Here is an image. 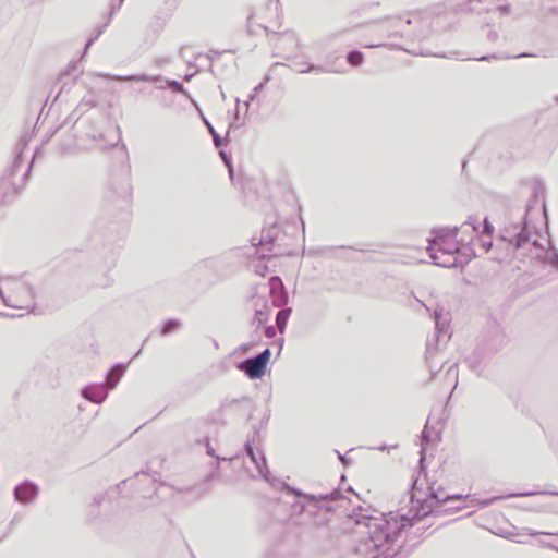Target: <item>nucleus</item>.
I'll list each match as a JSON object with an SVG mask.
<instances>
[{"instance_id": "864d4df0", "label": "nucleus", "mask_w": 558, "mask_h": 558, "mask_svg": "<svg viewBox=\"0 0 558 558\" xmlns=\"http://www.w3.org/2000/svg\"><path fill=\"white\" fill-rule=\"evenodd\" d=\"M498 499H500V497H492V498H489V499H487V500L483 501V505H484V506H489V505H492L494 501H496V500H498Z\"/></svg>"}, {"instance_id": "c756f323", "label": "nucleus", "mask_w": 558, "mask_h": 558, "mask_svg": "<svg viewBox=\"0 0 558 558\" xmlns=\"http://www.w3.org/2000/svg\"><path fill=\"white\" fill-rule=\"evenodd\" d=\"M205 447H206V453L209 456V457H213L217 460V464H216V470H218L219 468V462L220 461H226L228 460L226 457H220L218 454H216L215 452V449L213 448V446L210 445V441L208 438L205 439Z\"/></svg>"}, {"instance_id": "4d7b16f0", "label": "nucleus", "mask_w": 558, "mask_h": 558, "mask_svg": "<svg viewBox=\"0 0 558 558\" xmlns=\"http://www.w3.org/2000/svg\"><path fill=\"white\" fill-rule=\"evenodd\" d=\"M529 56H532V54L531 53H526V52H522V53L515 54L513 57L514 58H523V57H529Z\"/></svg>"}, {"instance_id": "774afa93", "label": "nucleus", "mask_w": 558, "mask_h": 558, "mask_svg": "<svg viewBox=\"0 0 558 558\" xmlns=\"http://www.w3.org/2000/svg\"><path fill=\"white\" fill-rule=\"evenodd\" d=\"M141 352H142V350H138V351L134 354L133 359L137 357V356L141 354Z\"/></svg>"}, {"instance_id": "49530a36", "label": "nucleus", "mask_w": 558, "mask_h": 558, "mask_svg": "<svg viewBox=\"0 0 558 558\" xmlns=\"http://www.w3.org/2000/svg\"><path fill=\"white\" fill-rule=\"evenodd\" d=\"M433 355V344L430 343V341L427 342V348H426V361L428 362L430 356Z\"/></svg>"}, {"instance_id": "f8f14e48", "label": "nucleus", "mask_w": 558, "mask_h": 558, "mask_svg": "<svg viewBox=\"0 0 558 558\" xmlns=\"http://www.w3.org/2000/svg\"><path fill=\"white\" fill-rule=\"evenodd\" d=\"M269 281L274 305L281 308L286 307L284 305L288 303L289 296L281 278L272 276Z\"/></svg>"}, {"instance_id": "7c9ffc66", "label": "nucleus", "mask_w": 558, "mask_h": 558, "mask_svg": "<svg viewBox=\"0 0 558 558\" xmlns=\"http://www.w3.org/2000/svg\"><path fill=\"white\" fill-rule=\"evenodd\" d=\"M544 259L549 262L554 267L558 265V250L553 246L551 250H547L544 252Z\"/></svg>"}, {"instance_id": "09e8293b", "label": "nucleus", "mask_w": 558, "mask_h": 558, "mask_svg": "<svg viewBox=\"0 0 558 558\" xmlns=\"http://www.w3.org/2000/svg\"><path fill=\"white\" fill-rule=\"evenodd\" d=\"M496 54H492V56H482V57H477V58H472L473 60H478V61H487L489 59H496Z\"/></svg>"}, {"instance_id": "6e6552de", "label": "nucleus", "mask_w": 558, "mask_h": 558, "mask_svg": "<svg viewBox=\"0 0 558 558\" xmlns=\"http://www.w3.org/2000/svg\"><path fill=\"white\" fill-rule=\"evenodd\" d=\"M279 235L278 226L274 225L269 228H264L257 243L256 254L260 259L269 258V253L272 252L275 242Z\"/></svg>"}, {"instance_id": "1a4fd4ad", "label": "nucleus", "mask_w": 558, "mask_h": 558, "mask_svg": "<svg viewBox=\"0 0 558 558\" xmlns=\"http://www.w3.org/2000/svg\"><path fill=\"white\" fill-rule=\"evenodd\" d=\"M38 493V485L28 480L16 485L13 490L15 500L24 505L33 502L37 498Z\"/></svg>"}, {"instance_id": "0eeeda50", "label": "nucleus", "mask_w": 558, "mask_h": 558, "mask_svg": "<svg viewBox=\"0 0 558 558\" xmlns=\"http://www.w3.org/2000/svg\"><path fill=\"white\" fill-rule=\"evenodd\" d=\"M219 412L222 415H231L235 418L247 417L252 418L253 400L248 396L240 398H225L219 407Z\"/></svg>"}, {"instance_id": "ea45409f", "label": "nucleus", "mask_w": 558, "mask_h": 558, "mask_svg": "<svg viewBox=\"0 0 558 558\" xmlns=\"http://www.w3.org/2000/svg\"><path fill=\"white\" fill-rule=\"evenodd\" d=\"M447 375L453 376L456 379L458 378V366L457 363L451 364L448 367Z\"/></svg>"}, {"instance_id": "8fccbe9b", "label": "nucleus", "mask_w": 558, "mask_h": 558, "mask_svg": "<svg viewBox=\"0 0 558 558\" xmlns=\"http://www.w3.org/2000/svg\"><path fill=\"white\" fill-rule=\"evenodd\" d=\"M123 3V0H119L117 4H111V14H113L117 10H119L121 8Z\"/></svg>"}, {"instance_id": "37998d69", "label": "nucleus", "mask_w": 558, "mask_h": 558, "mask_svg": "<svg viewBox=\"0 0 558 558\" xmlns=\"http://www.w3.org/2000/svg\"><path fill=\"white\" fill-rule=\"evenodd\" d=\"M487 39L489 41H496L498 39V33L496 31H488Z\"/></svg>"}, {"instance_id": "2f4dec72", "label": "nucleus", "mask_w": 558, "mask_h": 558, "mask_svg": "<svg viewBox=\"0 0 558 558\" xmlns=\"http://www.w3.org/2000/svg\"><path fill=\"white\" fill-rule=\"evenodd\" d=\"M267 320V313L263 308L255 310L253 324L256 323L257 328L264 325Z\"/></svg>"}, {"instance_id": "b1692460", "label": "nucleus", "mask_w": 558, "mask_h": 558, "mask_svg": "<svg viewBox=\"0 0 558 558\" xmlns=\"http://www.w3.org/2000/svg\"><path fill=\"white\" fill-rule=\"evenodd\" d=\"M182 326V323L178 318H168L166 319L160 327V335L168 336L177 330H179Z\"/></svg>"}, {"instance_id": "4c0bfd02", "label": "nucleus", "mask_w": 558, "mask_h": 558, "mask_svg": "<svg viewBox=\"0 0 558 558\" xmlns=\"http://www.w3.org/2000/svg\"><path fill=\"white\" fill-rule=\"evenodd\" d=\"M335 452L338 456L339 461L344 465L348 466L351 463V459L347 457V454L340 453L338 450H335Z\"/></svg>"}, {"instance_id": "20e7f679", "label": "nucleus", "mask_w": 558, "mask_h": 558, "mask_svg": "<svg viewBox=\"0 0 558 558\" xmlns=\"http://www.w3.org/2000/svg\"><path fill=\"white\" fill-rule=\"evenodd\" d=\"M4 288L8 293L0 287V298L5 306L35 311V290L25 276L4 278Z\"/></svg>"}, {"instance_id": "a878e982", "label": "nucleus", "mask_w": 558, "mask_h": 558, "mask_svg": "<svg viewBox=\"0 0 558 558\" xmlns=\"http://www.w3.org/2000/svg\"><path fill=\"white\" fill-rule=\"evenodd\" d=\"M218 149H219V155H220L225 166L228 169L229 178H230L231 181H233V179H234V167H233V162H232V157H231L230 154L225 151L222 148H218Z\"/></svg>"}, {"instance_id": "680f3d73", "label": "nucleus", "mask_w": 558, "mask_h": 558, "mask_svg": "<svg viewBox=\"0 0 558 558\" xmlns=\"http://www.w3.org/2000/svg\"><path fill=\"white\" fill-rule=\"evenodd\" d=\"M400 36L403 37V36H410V34H408L403 28L400 31Z\"/></svg>"}, {"instance_id": "58836bf2", "label": "nucleus", "mask_w": 558, "mask_h": 558, "mask_svg": "<svg viewBox=\"0 0 558 558\" xmlns=\"http://www.w3.org/2000/svg\"><path fill=\"white\" fill-rule=\"evenodd\" d=\"M264 335L266 338H274L276 336V329L272 326H266L264 328Z\"/></svg>"}, {"instance_id": "79ce46f5", "label": "nucleus", "mask_w": 558, "mask_h": 558, "mask_svg": "<svg viewBox=\"0 0 558 558\" xmlns=\"http://www.w3.org/2000/svg\"><path fill=\"white\" fill-rule=\"evenodd\" d=\"M536 494H537L536 492H523V493L510 494L509 497H526V496H533Z\"/></svg>"}, {"instance_id": "6ab92c4d", "label": "nucleus", "mask_w": 558, "mask_h": 558, "mask_svg": "<svg viewBox=\"0 0 558 558\" xmlns=\"http://www.w3.org/2000/svg\"><path fill=\"white\" fill-rule=\"evenodd\" d=\"M201 118L205 126L207 128L209 134L211 135L213 143L216 148H223L229 143V137H222L220 134L215 130L213 124L209 122V120L201 112Z\"/></svg>"}, {"instance_id": "423d86ee", "label": "nucleus", "mask_w": 558, "mask_h": 558, "mask_svg": "<svg viewBox=\"0 0 558 558\" xmlns=\"http://www.w3.org/2000/svg\"><path fill=\"white\" fill-rule=\"evenodd\" d=\"M271 357L269 348H265L258 354L246 357L235 364V367L243 372L251 380L260 379L267 369V365Z\"/></svg>"}, {"instance_id": "3c124183", "label": "nucleus", "mask_w": 558, "mask_h": 558, "mask_svg": "<svg viewBox=\"0 0 558 558\" xmlns=\"http://www.w3.org/2000/svg\"><path fill=\"white\" fill-rule=\"evenodd\" d=\"M268 80H269V77H266L264 82L259 83V84L254 88V92L256 93V92H258V90H262V89L265 87V85H266V83L268 82Z\"/></svg>"}, {"instance_id": "f257e3e1", "label": "nucleus", "mask_w": 558, "mask_h": 558, "mask_svg": "<svg viewBox=\"0 0 558 558\" xmlns=\"http://www.w3.org/2000/svg\"><path fill=\"white\" fill-rule=\"evenodd\" d=\"M420 476L413 480L411 484V502L417 501L418 509L409 518L408 514H401L399 518L381 515L380 518L369 514L360 513L356 518L359 525L366 527V533L377 554L372 558H397L402 554L403 544H397L401 533L410 526L414 525L416 520L428 517L438 512L441 507L456 501L463 502L465 496L461 494H452L441 496V486L435 487L436 482L428 483V493L425 497L417 496L422 488L418 487Z\"/></svg>"}, {"instance_id": "a211bd4d", "label": "nucleus", "mask_w": 558, "mask_h": 558, "mask_svg": "<svg viewBox=\"0 0 558 558\" xmlns=\"http://www.w3.org/2000/svg\"><path fill=\"white\" fill-rule=\"evenodd\" d=\"M126 367V364L117 363L108 371L105 384L109 386V389L116 388V386L124 375Z\"/></svg>"}, {"instance_id": "052dcab7", "label": "nucleus", "mask_w": 558, "mask_h": 558, "mask_svg": "<svg viewBox=\"0 0 558 558\" xmlns=\"http://www.w3.org/2000/svg\"><path fill=\"white\" fill-rule=\"evenodd\" d=\"M192 77H193V74H185V75L183 76V80H184V81H186V82H189V81H191V78H192Z\"/></svg>"}, {"instance_id": "13d9d810", "label": "nucleus", "mask_w": 558, "mask_h": 558, "mask_svg": "<svg viewBox=\"0 0 558 558\" xmlns=\"http://www.w3.org/2000/svg\"><path fill=\"white\" fill-rule=\"evenodd\" d=\"M381 46H385L384 44H371V45H366L367 48H375V47H381Z\"/></svg>"}, {"instance_id": "393cba45", "label": "nucleus", "mask_w": 558, "mask_h": 558, "mask_svg": "<svg viewBox=\"0 0 558 558\" xmlns=\"http://www.w3.org/2000/svg\"><path fill=\"white\" fill-rule=\"evenodd\" d=\"M345 59L351 66L356 68L363 64L364 53L361 50L352 49L347 53Z\"/></svg>"}, {"instance_id": "dca6fc26", "label": "nucleus", "mask_w": 558, "mask_h": 558, "mask_svg": "<svg viewBox=\"0 0 558 558\" xmlns=\"http://www.w3.org/2000/svg\"><path fill=\"white\" fill-rule=\"evenodd\" d=\"M433 263L444 268L457 267L459 264V256L457 254L448 253H428Z\"/></svg>"}, {"instance_id": "2eb2a0df", "label": "nucleus", "mask_w": 558, "mask_h": 558, "mask_svg": "<svg viewBox=\"0 0 558 558\" xmlns=\"http://www.w3.org/2000/svg\"><path fill=\"white\" fill-rule=\"evenodd\" d=\"M459 232V227L454 226L453 228L442 227V228H434L432 230L433 238L428 239V244H437L440 242H445L447 240L457 239Z\"/></svg>"}, {"instance_id": "5701e85b", "label": "nucleus", "mask_w": 558, "mask_h": 558, "mask_svg": "<svg viewBox=\"0 0 558 558\" xmlns=\"http://www.w3.org/2000/svg\"><path fill=\"white\" fill-rule=\"evenodd\" d=\"M158 88H160V89L169 88L172 93L182 94L187 99L192 100V97L189 94V92L184 88L183 84L178 80L167 78L166 86H159Z\"/></svg>"}, {"instance_id": "f704fd0d", "label": "nucleus", "mask_w": 558, "mask_h": 558, "mask_svg": "<svg viewBox=\"0 0 558 558\" xmlns=\"http://www.w3.org/2000/svg\"><path fill=\"white\" fill-rule=\"evenodd\" d=\"M481 245L484 248L485 253H488L490 251V248L493 247L492 236L487 238V239L482 238Z\"/></svg>"}, {"instance_id": "412c9836", "label": "nucleus", "mask_w": 558, "mask_h": 558, "mask_svg": "<svg viewBox=\"0 0 558 558\" xmlns=\"http://www.w3.org/2000/svg\"><path fill=\"white\" fill-rule=\"evenodd\" d=\"M441 315L435 312V342L437 343L440 339L449 340L450 333L448 331V326L446 324L440 323Z\"/></svg>"}, {"instance_id": "39448f33", "label": "nucleus", "mask_w": 558, "mask_h": 558, "mask_svg": "<svg viewBox=\"0 0 558 558\" xmlns=\"http://www.w3.org/2000/svg\"><path fill=\"white\" fill-rule=\"evenodd\" d=\"M33 161L34 159L28 162L21 178L16 179L17 173L21 171V158L20 155L13 158L11 166L4 170L0 179V196L3 202H11L21 193L31 175Z\"/></svg>"}, {"instance_id": "c85d7f7f", "label": "nucleus", "mask_w": 558, "mask_h": 558, "mask_svg": "<svg viewBox=\"0 0 558 558\" xmlns=\"http://www.w3.org/2000/svg\"><path fill=\"white\" fill-rule=\"evenodd\" d=\"M299 73L301 74H304V73H311V72H316V73H330V72H333V70L329 69V68H326V66H323V65H316V64H308L307 68L305 69H301L298 71Z\"/></svg>"}, {"instance_id": "bf43d9fd", "label": "nucleus", "mask_w": 558, "mask_h": 558, "mask_svg": "<svg viewBox=\"0 0 558 558\" xmlns=\"http://www.w3.org/2000/svg\"><path fill=\"white\" fill-rule=\"evenodd\" d=\"M430 371V379H435L437 371H434L432 367H429Z\"/></svg>"}, {"instance_id": "4be33fe9", "label": "nucleus", "mask_w": 558, "mask_h": 558, "mask_svg": "<svg viewBox=\"0 0 558 558\" xmlns=\"http://www.w3.org/2000/svg\"><path fill=\"white\" fill-rule=\"evenodd\" d=\"M292 313V308L291 307H283L281 308L277 315H276V324H277V327H278V330L280 333H283L286 331V328H287V325H288V320H289V317Z\"/></svg>"}, {"instance_id": "f03ea898", "label": "nucleus", "mask_w": 558, "mask_h": 558, "mask_svg": "<svg viewBox=\"0 0 558 558\" xmlns=\"http://www.w3.org/2000/svg\"><path fill=\"white\" fill-rule=\"evenodd\" d=\"M263 480L269 483L272 487L284 490L288 495H293L295 501L291 505V511L295 515H301L305 512L314 518L316 525H326L330 515L333 512V507L330 505L333 501L343 499V493L340 488H333L327 494H306L301 489L289 485L287 482L272 476L267 465L266 457L260 451H254L253 454L247 456Z\"/></svg>"}, {"instance_id": "bb28decb", "label": "nucleus", "mask_w": 558, "mask_h": 558, "mask_svg": "<svg viewBox=\"0 0 558 558\" xmlns=\"http://www.w3.org/2000/svg\"><path fill=\"white\" fill-rule=\"evenodd\" d=\"M425 437H427L426 430L422 432V444H421V450H420V474L426 470L425 459H426V448H425Z\"/></svg>"}, {"instance_id": "72a5a7b5", "label": "nucleus", "mask_w": 558, "mask_h": 558, "mask_svg": "<svg viewBox=\"0 0 558 558\" xmlns=\"http://www.w3.org/2000/svg\"><path fill=\"white\" fill-rule=\"evenodd\" d=\"M530 247V248H535V250H539L542 248V245L541 243L538 242V240H533L531 241V235L529 236V243L525 244V247L523 250H521L519 252V255H517L515 257H523L525 255V250Z\"/></svg>"}, {"instance_id": "7ed1b4c3", "label": "nucleus", "mask_w": 558, "mask_h": 558, "mask_svg": "<svg viewBox=\"0 0 558 558\" xmlns=\"http://www.w3.org/2000/svg\"><path fill=\"white\" fill-rule=\"evenodd\" d=\"M539 205L545 221H548V213L545 201V185L536 179L533 182L532 197L525 205L505 204L502 207V225L499 231V239L507 243V251L513 256L529 243V236L532 234L527 216L535 206Z\"/></svg>"}, {"instance_id": "9b49d317", "label": "nucleus", "mask_w": 558, "mask_h": 558, "mask_svg": "<svg viewBox=\"0 0 558 558\" xmlns=\"http://www.w3.org/2000/svg\"><path fill=\"white\" fill-rule=\"evenodd\" d=\"M473 241V235L470 239L461 238L460 240H447L437 244H428L427 253H448V254H457L459 252V244L469 245Z\"/></svg>"}, {"instance_id": "f3484780", "label": "nucleus", "mask_w": 558, "mask_h": 558, "mask_svg": "<svg viewBox=\"0 0 558 558\" xmlns=\"http://www.w3.org/2000/svg\"><path fill=\"white\" fill-rule=\"evenodd\" d=\"M469 226L472 229V232L476 233L477 235H486L487 238H490L494 232V226L488 220V218H485L483 222L480 225L472 218H470L468 221L463 222L462 227Z\"/></svg>"}, {"instance_id": "603ef678", "label": "nucleus", "mask_w": 558, "mask_h": 558, "mask_svg": "<svg viewBox=\"0 0 558 558\" xmlns=\"http://www.w3.org/2000/svg\"><path fill=\"white\" fill-rule=\"evenodd\" d=\"M104 500V496H96L94 499H93V504L98 507L101 501Z\"/></svg>"}, {"instance_id": "5fc2aeb1", "label": "nucleus", "mask_w": 558, "mask_h": 558, "mask_svg": "<svg viewBox=\"0 0 558 558\" xmlns=\"http://www.w3.org/2000/svg\"><path fill=\"white\" fill-rule=\"evenodd\" d=\"M539 534H547V535H551V533H545V532H537V531H531L529 533L530 536H536V535H539Z\"/></svg>"}, {"instance_id": "0e129e2a", "label": "nucleus", "mask_w": 558, "mask_h": 558, "mask_svg": "<svg viewBox=\"0 0 558 558\" xmlns=\"http://www.w3.org/2000/svg\"><path fill=\"white\" fill-rule=\"evenodd\" d=\"M386 448H387V446H386L385 444H383V445H380V446L378 447V449H379V450H381V451L386 450Z\"/></svg>"}, {"instance_id": "69168bd1", "label": "nucleus", "mask_w": 558, "mask_h": 558, "mask_svg": "<svg viewBox=\"0 0 558 558\" xmlns=\"http://www.w3.org/2000/svg\"><path fill=\"white\" fill-rule=\"evenodd\" d=\"M269 416H270V411L268 410V413L264 416L263 421H268Z\"/></svg>"}, {"instance_id": "de8ad7c7", "label": "nucleus", "mask_w": 558, "mask_h": 558, "mask_svg": "<svg viewBox=\"0 0 558 558\" xmlns=\"http://www.w3.org/2000/svg\"><path fill=\"white\" fill-rule=\"evenodd\" d=\"M418 54L420 56H435V57H440V58H447L446 54H438V53H430L429 51H424V50H420L418 51Z\"/></svg>"}, {"instance_id": "ddd939ff", "label": "nucleus", "mask_w": 558, "mask_h": 558, "mask_svg": "<svg viewBox=\"0 0 558 558\" xmlns=\"http://www.w3.org/2000/svg\"><path fill=\"white\" fill-rule=\"evenodd\" d=\"M108 78L119 82V83H137V82H166L167 78H165L161 74L157 75H149L146 73H138V74H130V75H107Z\"/></svg>"}, {"instance_id": "e2e57ef3", "label": "nucleus", "mask_w": 558, "mask_h": 558, "mask_svg": "<svg viewBox=\"0 0 558 558\" xmlns=\"http://www.w3.org/2000/svg\"><path fill=\"white\" fill-rule=\"evenodd\" d=\"M466 165H468V160H466V159H464V160L462 161V171H464V170H465Z\"/></svg>"}, {"instance_id": "4468645a", "label": "nucleus", "mask_w": 558, "mask_h": 558, "mask_svg": "<svg viewBox=\"0 0 558 558\" xmlns=\"http://www.w3.org/2000/svg\"><path fill=\"white\" fill-rule=\"evenodd\" d=\"M70 76H71V73L69 70L63 71L59 74V76L53 85V88H56L58 85H60V87H59V90H58L53 101L58 100L63 94L70 93L72 90V88H74L76 86L77 75L74 77H70Z\"/></svg>"}, {"instance_id": "aec40b11", "label": "nucleus", "mask_w": 558, "mask_h": 558, "mask_svg": "<svg viewBox=\"0 0 558 558\" xmlns=\"http://www.w3.org/2000/svg\"><path fill=\"white\" fill-rule=\"evenodd\" d=\"M132 186L128 179H123L119 186L112 187L111 194H117L120 202L128 205L131 197Z\"/></svg>"}, {"instance_id": "cd10ccee", "label": "nucleus", "mask_w": 558, "mask_h": 558, "mask_svg": "<svg viewBox=\"0 0 558 558\" xmlns=\"http://www.w3.org/2000/svg\"><path fill=\"white\" fill-rule=\"evenodd\" d=\"M27 145H28V136H27V134H24L17 141V144L15 147V156H14V157H16L17 155H20L21 163L23 162V151L27 147Z\"/></svg>"}, {"instance_id": "c03bdc74", "label": "nucleus", "mask_w": 558, "mask_h": 558, "mask_svg": "<svg viewBox=\"0 0 558 558\" xmlns=\"http://www.w3.org/2000/svg\"><path fill=\"white\" fill-rule=\"evenodd\" d=\"M395 25L398 26V24H404L407 26L411 25L413 20L412 19H407L405 21H402L401 19H396L395 21Z\"/></svg>"}, {"instance_id": "338daca9", "label": "nucleus", "mask_w": 558, "mask_h": 558, "mask_svg": "<svg viewBox=\"0 0 558 558\" xmlns=\"http://www.w3.org/2000/svg\"><path fill=\"white\" fill-rule=\"evenodd\" d=\"M213 343H214L215 349H219V343L216 340H214Z\"/></svg>"}, {"instance_id": "a19ab883", "label": "nucleus", "mask_w": 558, "mask_h": 558, "mask_svg": "<svg viewBox=\"0 0 558 558\" xmlns=\"http://www.w3.org/2000/svg\"><path fill=\"white\" fill-rule=\"evenodd\" d=\"M101 33H102V29H99L95 37L89 38L86 41L85 47H84L85 51L94 44V41L100 36Z\"/></svg>"}, {"instance_id": "9d476101", "label": "nucleus", "mask_w": 558, "mask_h": 558, "mask_svg": "<svg viewBox=\"0 0 558 558\" xmlns=\"http://www.w3.org/2000/svg\"><path fill=\"white\" fill-rule=\"evenodd\" d=\"M108 393L109 389L105 383L89 384L81 389V396L84 399L97 404L102 403L107 399Z\"/></svg>"}, {"instance_id": "e433bc0d", "label": "nucleus", "mask_w": 558, "mask_h": 558, "mask_svg": "<svg viewBox=\"0 0 558 558\" xmlns=\"http://www.w3.org/2000/svg\"><path fill=\"white\" fill-rule=\"evenodd\" d=\"M468 361H469V366H470V368H471L472 371L477 372V373H481V372H482V368H481V364H480V362H477V361H475V360L473 361V360H471V357H470V359H468Z\"/></svg>"}, {"instance_id": "6e6d98bb", "label": "nucleus", "mask_w": 558, "mask_h": 558, "mask_svg": "<svg viewBox=\"0 0 558 558\" xmlns=\"http://www.w3.org/2000/svg\"><path fill=\"white\" fill-rule=\"evenodd\" d=\"M255 97H256L255 93L250 94V96H248V100L245 102V104H246V106H248L250 101H253V100L255 99Z\"/></svg>"}, {"instance_id": "c9c22d12", "label": "nucleus", "mask_w": 558, "mask_h": 558, "mask_svg": "<svg viewBox=\"0 0 558 558\" xmlns=\"http://www.w3.org/2000/svg\"><path fill=\"white\" fill-rule=\"evenodd\" d=\"M268 271V266L266 264H258L255 266V272L259 276H265Z\"/></svg>"}, {"instance_id": "473e14b6", "label": "nucleus", "mask_w": 558, "mask_h": 558, "mask_svg": "<svg viewBox=\"0 0 558 558\" xmlns=\"http://www.w3.org/2000/svg\"><path fill=\"white\" fill-rule=\"evenodd\" d=\"M255 436H256V432H254L252 436H248L244 442V452L246 456L253 454V452L255 451V449H254Z\"/></svg>"}, {"instance_id": "a18cd8bd", "label": "nucleus", "mask_w": 558, "mask_h": 558, "mask_svg": "<svg viewBox=\"0 0 558 558\" xmlns=\"http://www.w3.org/2000/svg\"><path fill=\"white\" fill-rule=\"evenodd\" d=\"M501 14H509L511 11L510 4H502L498 8Z\"/></svg>"}]
</instances>
